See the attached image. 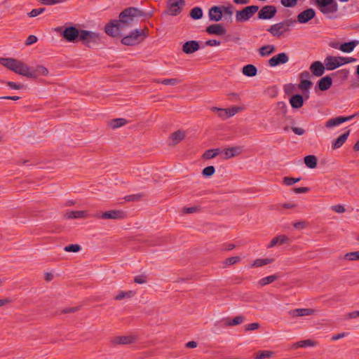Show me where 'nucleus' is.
<instances>
[{
    "label": "nucleus",
    "instance_id": "nucleus-19",
    "mask_svg": "<svg viewBox=\"0 0 359 359\" xmlns=\"http://www.w3.org/2000/svg\"><path fill=\"white\" fill-rule=\"evenodd\" d=\"M301 81L299 84V88L302 90L308 91L310 87L313 85L312 82L309 80L310 73L304 71L300 74Z\"/></svg>",
    "mask_w": 359,
    "mask_h": 359
},
{
    "label": "nucleus",
    "instance_id": "nucleus-26",
    "mask_svg": "<svg viewBox=\"0 0 359 359\" xmlns=\"http://www.w3.org/2000/svg\"><path fill=\"white\" fill-rule=\"evenodd\" d=\"M349 134L350 130H347L346 133H343L339 137H338L337 140L332 143V148L333 149L340 148L348 139Z\"/></svg>",
    "mask_w": 359,
    "mask_h": 359
},
{
    "label": "nucleus",
    "instance_id": "nucleus-22",
    "mask_svg": "<svg viewBox=\"0 0 359 359\" xmlns=\"http://www.w3.org/2000/svg\"><path fill=\"white\" fill-rule=\"evenodd\" d=\"M136 341V337L133 336H117L112 339L111 342L114 344H131Z\"/></svg>",
    "mask_w": 359,
    "mask_h": 359
},
{
    "label": "nucleus",
    "instance_id": "nucleus-25",
    "mask_svg": "<svg viewBox=\"0 0 359 359\" xmlns=\"http://www.w3.org/2000/svg\"><path fill=\"white\" fill-rule=\"evenodd\" d=\"M358 44L359 41L358 40H353L348 42L341 43V51L349 53L352 52Z\"/></svg>",
    "mask_w": 359,
    "mask_h": 359
},
{
    "label": "nucleus",
    "instance_id": "nucleus-42",
    "mask_svg": "<svg viewBox=\"0 0 359 359\" xmlns=\"http://www.w3.org/2000/svg\"><path fill=\"white\" fill-rule=\"evenodd\" d=\"M244 318L242 316H237L231 320H228L225 325L227 326H235L242 323Z\"/></svg>",
    "mask_w": 359,
    "mask_h": 359
},
{
    "label": "nucleus",
    "instance_id": "nucleus-46",
    "mask_svg": "<svg viewBox=\"0 0 359 359\" xmlns=\"http://www.w3.org/2000/svg\"><path fill=\"white\" fill-rule=\"evenodd\" d=\"M301 180L300 177L294 178V177H285L283 178V183L287 186H291L294 184V183H297Z\"/></svg>",
    "mask_w": 359,
    "mask_h": 359
},
{
    "label": "nucleus",
    "instance_id": "nucleus-20",
    "mask_svg": "<svg viewBox=\"0 0 359 359\" xmlns=\"http://www.w3.org/2000/svg\"><path fill=\"white\" fill-rule=\"evenodd\" d=\"M326 69V65H323L320 61H315L310 66V70L316 76H321Z\"/></svg>",
    "mask_w": 359,
    "mask_h": 359
},
{
    "label": "nucleus",
    "instance_id": "nucleus-36",
    "mask_svg": "<svg viewBox=\"0 0 359 359\" xmlns=\"http://www.w3.org/2000/svg\"><path fill=\"white\" fill-rule=\"evenodd\" d=\"M135 294V292L133 290L129 291H120L118 294L114 297L116 300H121L125 298H131Z\"/></svg>",
    "mask_w": 359,
    "mask_h": 359
},
{
    "label": "nucleus",
    "instance_id": "nucleus-18",
    "mask_svg": "<svg viewBox=\"0 0 359 359\" xmlns=\"http://www.w3.org/2000/svg\"><path fill=\"white\" fill-rule=\"evenodd\" d=\"M332 85V79L330 76H325L321 78L316 83L315 89L318 88L321 91H325L330 88Z\"/></svg>",
    "mask_w": 359,
    "mask_h": 359
},
{
    "label": "nucleus",
    "instance_id": "nucleus-50",
    "mask_svg": "<svg viewBox=\"0 0 359 359\" xmlns=\"http://www.w3.org/2000/svg\"><path fill=\"white\" fill-rule=\"evenodd\" d=\"M44 11H45V8H34V9H32L29 13L28 15L31 18L36 17L39 14L43 13L44 12Z\"/></svg>",
    "mask_w": 359,
    "mask_h": 359
},
{
    "label": "nucleus",
    "instance_id": "nucleus-38",
    "mask_svg": "<svg viewBox=\"0 0 359 359\" xmlns=\"http://www.w3.org/2000/svg\"><path fill=\"white\" fill-rule=\"evenodd\" d=\"M189 15L192 19L199 20L203 17V11L200 7H194L191 10Z\"/></svg>",
    "mask_w": 359,
    "mask_h": 359
},
{
    "label": "nucleus",
    "instance_id": "nucleus-30",
    "mask_svg": "<svg viewBox=\"0 0 359 359\" xmlns=\"http://www.w3.org/2000/svg\"><path fill=\"white\" fill-rule=\"evenodd\" d=\"M290 314L293 316H310L314 313V310L312 309H297L292 310Z\"/></svg>",
    "mask_w": 359,
    "mask_h": 359
},
{
    "label": "nucleus",
    "instance_id": "nucleus-40",
    "mask_svg": "<svg viewBox=\"0 0 359 359\" xmlns=\"http://www.w3.org/2000/svg\"><path fill=\"white\" fill-rule=\"evenodd\" d=\"M127 122H128L127 120H126L125 118H114L111 121L110 126L112 128H119V127H121V126L126 125L127 123Z\"/></svg>",
    "mask_w": 359,
    "mask_h": 359
},
{
    "label": "nucleus",
    "instance_id": "nucleus-48",
    "mask_svg": "<svg viewBox=\"0 0 359 359\" xmlns=\"http://www.w3.org/2000/svg\"><path fill=\"white\" fill-rule=\"evenodd\" d=\"M158 83H161L164 85H170L175 86L180 82V81L177 79H165L161 81H158Z\"/></svg>",
    "mask_w": 359,
    "mask_h": 359
},
{
    "label": "nucleus",
    "instance_id": "nucleus-3",
    "mask_svg": "<svg viewBox=\"0 0 359 359\" xmlns=\"http://www.w3.org/2000/svg\"><path fill=\"white\" fill-rule=\"evenodd\" d=\"M356 59L351 57H341V56H327L324 60V65H326V69L331 71L341 66L354 62Z\"/></svg>",
    "mask_w": 359,
    "mask_h": 359
},
{
    "label": "nucleus",
    "instance_id": "nucleus-37",
    "mask_svg": "<svg viewBox=\"0 0 359 359\" xmlns=\"http://www.w3.org/2000/svg\"><path fill=\"white\" fill-rule=\"evenodd\" d=\"M273 262V259H271V258L257 259L253 262L252 266L260 267L264 265L271 264Z\"/></svg>",
    "mask_w": 359,
    "mask_h": 359
},
{
    "label": "nucleus",
    "instance_id": "nucleus-39",
    "mask_svg": "<svg viewBox=\"0 0 359 359\" xmlns=\"http://www.w3.org/2000/svg\"><path fill=\"white\" fill-rule=\"evenodd\" d=\"M332 76H337L339 79L341 81H346L349 76V70L347 69H342L337 71L336 72L332 74Z\"/></svg>",
    "mask_w": 359,
    "mask_h": 359
},
{
    "label": "nucleus",
    "instance_id": "nucleus-51",
    "mask_svg": "<svg viewBox=\"0 0 359 359\" xmlns=\"http://www.w3.org/2000/svg\"><path fill=\"white\" fill-rule=\"evenodd\" d=\"M227 111H224V113L227 114L228 118H230L237 114L241 109L240 107H233L231 109H226Z\"/></svg>",
    "mask_w": 359,
    "mask_h": 359
},
{
    "label": "nucleus",
    "instance_id": "nucleus-4",
    "mask_svg": "<svg viewBox=\"0 0 359 359\" xmlns=\"http://www.w3.org/2000/svg\"><path fill=\"white\" fill-rule=\"evenodd\" d=\"M147 36L144 29H136L121 39V43L126 46H135L139 44Z\"/></svg>",
    "mask_w": 359,
    "mask_h": 359
},
{
    "label": "nucleus",
    "instance_id": "nucleus-5",
    "mask_svg": "<svg viewBox=\"0 0 359 359\" xmlns=\"http://www.w3.org/2000/svg\"><path fill=\"white\" fill-rule=\"evenodd\" d=\"M297 22L296 20L287 19L278 23L271 25L267 29V31L275 37H280L285 32H287L294 23Z\"/></svg>",
    "mask_w": 359,
    "mask_h": 359
},
{
    "label": "nucleus",
    "instance_id": "nucleus-24",
    "mask_svg": "<svg viewBox=\"0 0 359 359\" xmlns=\"http://www.w3.org/2000/svg\"><path fill=\"white\" fill-rule=\"evenodd\" d=\"M242 151H243V147L238 146V147H229L224 151V154L225 155L224 158L229 159V158L235 157V156L239 155L240 154H241Z\"/></svg>",
    "mask_w": 359,
    "mask_h": 359
},
{
    "label": "nucleus",
    "instance_id": "nucleus-60",
    "mask_svg": "<svg viewBox=\"0 0 359 359\" xmlns=\"http://www.w3.org/2000/svg\"><path fill=\"white\" fill-rule=\"evenodd\" d=\"M38 39L35 35H29L25 41V45L30 46L37 41Z\"/></svg>",
    "mask_w": 359,
    "mask_h": 359
},
{
    "label": "nucleus",
    "instance_id": "nucleus-52",
    "mask_svg": "<svg viewBox=\"0 0 359 359\" xmlns=\"http://www.w3.org/2000/svg\"><path fill=\"white\" fill-rule=\"evenodd\" d=\"M240 260H241V257L238 256L231 257L227 258L225 260L224 264H226L227 265H233L234 264L238 263Z\"/></svg>",
    "mask_w": 359,
    "mask_h": 359
},
{
    "label": "nucleus",
    "instance_id": "nucleus-59",
    "mask_svg": "<svg viewBox=\"0 0 359 359\" xmlns=\"http://www.w3.org/2000/svg\"><path fill=\"white\" fill-rule=\"evenodd\" d=\"M220 8H222V13H224L229 15H231L233 13V6L229 4L228 6H222Z\"/></svg>",
    "mask_w": 359,
    "mask_h": 359
},
{
    "label": "nucleus",
    "instance_id": "nucleus-8",
    "mask_svg": "<svg viewBox=\"0 0 359 359\" xmlns=\"http://www.w3.org/2000/svg\"><path fill=\"white\" fill-rule=\"evenodd\" d=\"M259 6L255 5L248 6L236 13V20L243 22L249 20L258 11Z\"/></svg>",
    "mask_w": 359,
    "mask_h": 359
},
{
    "label": "nucleus",
    "instance_id": "nucleus-31",
    "mask_svg": "<svg viewBox=\"0 0 359 359\" xmlns=\"http://www.w3.org/2000/svg\"><path fill=\"white\" fill-rule=\"evenodd\" d=\"M242 73L245 76L252 77L257 75V69L255 65L249 64L243 67Z\"/></svg>",
    "mask_w": 359,
    "mask_h": 359
},
{
    "label": "nucleus",
    "instance_id": "nucleus-7",
    "mask_svg": "<svg viewBox=\"0 0 359 359\" xmlns=\"http://www.w3.org/2000/svg\"><path fill=\"white\" fill-rule=\"evenodd\" d=\"M316 4L320 11L328 15L329 18H334V17L329 15L334 14L338 11V4L335 0H316Z\"/></svg>",
    "mask_w": 359,
    "mask_h": 359
},
{
    "label": "nucleus",
    "instance_id": "nucleus-12",
    "mask_svg": "<svg viewBox=\"0 0 359 359\" xmlns=\"http://www.w3.org/2000/svg\"><path fill=\"white\" fill-rule=\"evenodd\" d=\"M289 61V56L286 53H278L272 57L269 61V65L271 67H274L280 65H284Z\"/></svg>",
    "mask_w": 359,
    "mask_h": 359
},
{
    "label": "nucleus",
    "instance_id": "nucleus-14",
    "mask_svg": "<svg viewBox=\"0 0 359 359\" xmlns=\"http://www.w3.org/2000/svg\"><path fill=\"white\" fill-rule=\"evenodd\" d=\"M316 11L313 8H307L297 15V20L301 24H305L314 18Z\"/></svg>",
    "mask_w": 359,
    "mask_h": 359
},
{
    "label": "nucleus",
    "instance_id": "nucleus-2",
    "mask_svg": "<svg viewBox=\"0 0 359 359\" xmlns=\"http://www.w3.org/2000/svg\"><path fill=\"white\" fill-rule=\"evenodd\" d=\"M0 64L13 72L27 78L34 77L31 67L25 62L12 57H0Z\"/></svg>",
    "mask_w": 359,
    "mask_h": 359
},
{
    "label": "nucleus",
    "instance_id": "nucleus-62",
    "mask_svg": "<svg viewBox=\"0 0 359 359\" xmlns=\"http://www.w3.org/2000/svg\"><path fill=\"white\" fill-rule=\"evenodd\" d=\"M310 191L309 187H298L294 188L293 191L296 194H305Z\"/></svg>",
    "mask_w": 359,
    "mask_h": 359
},
{
    "label": "nucleus",
    "instance_id": "nucleus-15",
    "mask_svg": "<svg viewBox=\"0 0 359 359\" xmlns=\"http://www.w3.org/2000/svg\"><path fill=\"white\" fill-rule=\"evenodd\" d=\"M358 114H354L348 116H337L336 118H330L326 121L325 127L329 128L339 126L346 121L352 120Z\"/></svg>",
    "mask_w": 359,
    "mask_h": 359
},
{
    "label": "nucleus",
    "instance_id": "nucleus-43",
    "mask_svg": "<svg viewBox=\"0 0 359 359\" xmlns=\"http://www.w3.org/2000/svg\"><path fill=\"white\" fill-rule=\"evenodd\" d=\"M215 168L213 165H209L205 167L202 170V175L204 177H210L214 175Z\"/></svg>",
    "mask_w": 359,
    "mask_h": 359
},
{
    "label": "nucleus",
    "instance_id": "nucleus-45",
    "mask_svg": "<svg viewBox=\"0 0 359 359\" xmlns=\"http://www.w3.org/2000/svg\"><path fill=\"white\" fill-rule=\"evenodd\" d=\"M344 258L350 261L359 260V251L348 252L345 255Z\"/></svg>",
    "mask_w": 359,
    "mask_h": 359
},
{
    "label": "nucleus",
    "instance_id": "nucleus-64",
    "mask_svg": "<svg viewBox=\"0 0 359 359\" xmlns=\"http://www.w3.org/2000/svg\"><path fill=\"white\" fill-rule=\"evenodd\" d=\"M332 210L338 213H342L345 212V208L341 205H336L332 207Z\"/></svg>",
    "mask_w": 359,
    "mask_h": 359
},
{
    "label": "nucleus",
    "instance_id": "nucleus-1",
    "mask_svg": "<svg viewBox=\"0 0 359 359\" xmlns=\"http://www.w3.org/2000/svg\"><path fill=\"white\" fill-rule=\"evenodd\" d=\"M151 16V14H147L137 8H126L120 13L119 20H111L106 25L105 33L112 37H120L122 35L121 32L133 25L135 17L146 18Z\"/></svg>",
    "mask_w": 359,
    "mask_h": 359
},
{
    "label": "nucleus",
    "instance_id": "nucleus-9",
    "mask_svg": "<svg viewBox=\"0 0 359 359\" xmlns=\"http://www.w3.org/2000/svg\"><path fill=\"white\" fill-rule=\"evenodd\" d=\"M81 32L82 29H79L75 26H69L64 28L61 36L66 41L75 43L80 40Z\"/></svg>",
    "mask_w": 359,
    "mask_h": 359
},
{
    "label": "nucleus",
    "instance_id": "nucleus-27",
    "mask_svg": "<svg viewBox=\"0 0 359 359\" xmlns=\"http://www.w3.org/2000/svg\"><path fill=\"white\" fill-rule=\"evenodd\" d=\"M289 242V238L285 235H280L274 237L268 245V248H273L278 244L283 245Z\"/></svg>",
    "mask_w": 359,
    "mask_h": 359
},
{
    "label": "nucleus",
    "instance_id": "nucleus-11",
    "mask_svg": "<svg viewBox=\"0 0 359 359\" xmlns=\"http://www.w3.org/2000/svg\"><path fill=\"white\" fill-rule=\"evenodd\" d=\"M257 18L259 20H270L275 17L277 8L273 5H266L258 11Z\"/></svg>",
    "mask_w": 359,
    "mask_h": 359
},
{
    "label": "nucleus",
    "instance_id": "nucleus-47",
    "mask_svg": "<svg viewBox=\"0 0 359 359\" xmlns=\"http://www.w3.org/2000/svg\"><path fill=\"white\" fill-rule=\"evenodd\" d=\"M273 352L270 351H262L257 353L256 359H264L270 358L273 355Z\"/></svg>",
    "mask_w": 359,
    "mask_h": 359
},
{
    "label": "nucleus",
    "instance_id": "nucleus-41",
    "mask_svg": "<svg viewBox=\"0 0 359 359\" xmlns=\"http://www.w3.org/2000/svg\"><path fill=\"white\" fill-rule=\"evenodd\" d=\"M315 344H316V343L313 340L306 339V340H302V341H299L297 342L296 344H294V348H299V347L305 348L307 346H315Z\"/></svg>",
    "mask_w": 359,
    "mask_h": 359
},
{
    "label": "nucleus",
    "instance_id": "nucleus-21",
    "mask_svg": "<svg viewBox=\"0 0 359 359\" xmlns=\"http://www.w3.org/2000/svg\"><path fill=\"white\" fill-rule=\"evenodd\" d=\"M209 18L212 21L218 22L222 18V8L219 6H214L209 10Z\"/></svg>",
    "mask_w": 359,
    "mask_h": 359
},
{
    "label": "nucleus",
    "instance_id": "nucleus-56",
    "mask_svg": "<svg viewBox=\"0 0 359 359\" xmlns=\"http://www.w3.org/2000/svg\"><path fill=\"white\" fill-rule=\"evenodd\" d=\"M260 327L259 323H252L245 325V331H252L258 329Z\"/></svg>",
    "mask_w": 359,
    "mask_h": 359
},
{
    "label": "nucleus",
    "instance_id": "nucleus-33",
    "mask_svg": "<svg viewBox=\"0 0 359 359\" xmlns=\"http://www.w3.org/2000/svg\"><path fill=\"white\" fill-rule=\"evenodd\" d=\"M276 48L273 45H266L259 49V53L262 57L269 56L275 52Z\"/></svg>",
    "mask_w": 359,
    "mask_h": 359
},
{
    "label": "nucleus",
    "instance_id": "nucleus-61",
    "mask_svg": "<svg viewBox=\"0 0 359 359\" xmlns=\"http://www.w3.org/2000/svg\"><path fill=\"white\" fill-rule=\"evenodd\" d=\"M278 107L280 110L282 111L283 114L285 116L287 111V107L286 103L285 102H278Z\"/></svg>",
    "mask_w": 359,
    "mask_h": 359
},
{
    "label": "nucleus",
    "instance_id": "nucleus-53",
    "mask_svg": "<svg viewBox=\"0 0 359 359\" xmlns=\"http://www.w3.org/2000/svg\"><path fill=\"white\" fill-rule=\"evenodd\" d=\"M6 83L11 89L20 90V89H22V88H25L24 85H22V84H20V83H15L13 81H7Z\"/></svg>",
    "mask_w": 359,
    "mask_h": 359
},
{
    "label": "nucleus",
    "instance_id": "nucleus-10",
    "mask_svg": "<svg viewBox=\"0 0 359 359\" xmlns=\"http://www.w3.org/2000/svg\"><path fill=\"white\" fill-rule=\"evenodd\" d=\"M185 5L184 0H168L165 13L169 15H179Z\"/></svg>",
    "mask_w": 359,
    "mask_h": 359
},
{
    "label": "nucleus",
    "instance_id": "nucleus-49",
    "mask_svg": "<svg viewBox=\"0 0 359 359\" xmlns=\"http://www.w3.org/2000/svg\"><path fill=\"white\" fill-rule=\"evenodd\" d=\"M297 0H280L281 4L287 8L294 7L297 4Z\"/></svg>",
    "mask_w": 359,
    "mask_h": 359
},
{
    "label": "nucleus",
    "instance_id": "nucleus-32",
    "mask_svg": "<svg viewBox=\"0 0 359 359\" xmlns=\"http://www.w3.org/2000/svg\"><path fill=\"white\" fill-rule=\"evenodd\" d=\"M304 161L306 165L311 169H313L317 166L318 159L314 155L306 156L304 158Z\"/></svg>",
    "mask_w": 359,
    "mask_h": 359
},
{
    "label": "nucleus",
    "instance_id": "nucleus-55",
    "mask_svg": "<svg viewBox=\"0 0 359 359\" xmlns=\"http://www.w3.org/2000/svg\"><path fill=\"white\" fill-rule=\"evenodd\" d=\"M212 110L213 111H219V116L222 118L223 119H226V118H228V116H227V114H224V111H227V109H221V108H218V107H212Z\"/></svg>",
    "mask_w": 359,
    "mask_h": 359
},
{
    "label": "nucleus",
    "instance_id": "nucleus-17",
    "mask_svg": "<svg viewBox=\"0 0 359 359\" xmlns=\"http://www.w3.org/2000/svg\"><path fill=\"white\" fill-rule=\"evenodd\" d=\"M206 32L209 34L222 36L226 34V30L221 24H212L206 27Z\"/></svg>",
    "mask_w": 359,
    "mask_h": 359
},
{
    "label": "nucleus",
    "instance_id": "nucleus-35",
    "mask_svg": "<svg viewBox=\"0 0 359 359\" xmlns=\"http://www.w3.org/2000/svg\"><path fill=\"white\" fill-rule=\"evenodd\" d=\"M279 277H280V276L278 273H275L273 275L262 278V279H260L258 281V284L260 286H265L269 283H273V281L277 280Z\"/></svg>",
    "mask_w": 359,
    "mask_h": 359
},
{
    "label": "nucleus",
    "instance_id": "nucleus-54",
    "mask_svg": "<svg viewBox=\"0 0 359 359\" xmlns=\"http://www.w3.org/2000/svg\"><path fill=\"white\" fill-rule=\"evenodd\" d=\"M201 210V208L199 206H193V207H189V208H184L183 209V212L186 214H191L194 213L196 212H198Z\"/></svg>",
    "mask_w": 359,
    "mask_h": 359
},
{
    "label": "nucleus",
    "instance_id": "nucleus-6",
    "mask_svg": "<svg viewBox=\"0 0 359 359\" xmlns=\"http://www.w3.org/2000/svg\"><path fill=\"white\" fill-rule=\"evenodd\" d=\"M79 41L88 48H94L100 43L101 38L96 32L82 29Z\"/></svg>",
    "mask_w": 359,
    "mask_h": 359
},
{
    "label": "nucleus",
    "instance_id": "nucleus-29",
    "mask_svg": "<svg viewBox=\"0 0 359 359\" xmlns=\"http://www.w3.org/2000/svg\"><path fill=\"white\" fill-rule=\"evenodd\" d=\"M31 72L35 74L34 77H29V79H36L39 76H46L48 74V70L43 65H38L35 68L31 67Z\"/></svg>",
    "mask_w": 359,
    "mask_h": 359
},
{
    "label": "nucleus",
    "instance_id": "nucleus-57",
    "mask_svg": "<svg viewBox=\"0 0 359 359\" xmlns=\"http://www.w3.org/2000/svg\"><path fill=\"white\" fill-rule=\"evenodd\" d=\"M142 195L140 194H132L125 196V200L126 201H137L140 199Z\"/></svg>",
    "mask_w": 359,
    "mask_h": 359
},
{
    "label": "nucleus",
    "instance_id": "nucleus-16",
    "mask_svg": "<svg viewBox=\"0 0 359 359\" xmlns=\"http://www.w3.org/2000/svg\"><path fill=\"white\" fill-rule=\"evenodd\" d=\"M200 49L199 42L191 40L185 42L182 46V51L186 54H191Z\"/></svg>",
    "mask_w": 359,
    "mask_h": 359
},
{
    "label": "nucleus",
    "instance_id": "nucleus-28",
    "mask_svg": "<svg viewBox=\"0 0 359 359\" xmlns=\"http://www.w3.org/2000/svg\"><path fill=\"white\" fill-rule=\"evenodd\" d=\"M185 137V133L182 130H178L170 135V139L173 145L177 144L180 141L183 140Z\"/></svg>",
    "mask_w": 359,
    "mask_h": 359
},
{
    "label": "nucleus",
    "instance_id": "nucleus-34",
    "mask_svg": "<svg viewBox=\"0 0 359 359\" xmlns=\"http://www.w3.org/2000/svg\"><path fill=\"white\" fill-rule=\"evenodd\" d=\"M66 215L68 219L85 218L88 215V212L85 210L69 211L67 212Z\"/></svg>",
    "mask_w": 359,
    "mask_h": 359
},
{
    "label": "nucleus",
    "instance_id": "nucleus-13",
    "mask_svg": "<svg viewBox=\"0 0 359 359\" xmlns=\"http://www.w3.org/2000/svg\"><path fill=\"white\" fill-rule=\"evenodd\" d=\"M104 219H122L126 217V213L123 210H112L104 212L101 216H97Z\"/></svg>",
    "mask_w": 359,
    "mask_h": 359
},
{
    "label": "nucleus",
    "instance_id": "nucleus-58",
    "mask_svg": "<svg viewBox=\"0 0 359 359\" xmlns=\"http://www.w3.org/2000/svg\"><path fill=\"white\" fill-rule=\"evenodd\" d=\"M203 159L208 160L215 157V154H212V149H208L202 156Z\"/></svg>",
    "mask_w": 359,
    "mask_h": 359
},
{
    "label": "nucleus",
    "instance_id": "nucleus-63",
    "mask_svg": "<svg viewBox=\"0 0 359 359\" xmlns=\"http://www.w3.org/2000/svg\"><path fill=\"white\" fill-rule=\"evenodd\" d=\"M291 129L296 134V135H302L305 133V130L302 128H298V127H294V126H292L291 127Z\"/></svg>",
    "mask_w": 359,
    "mask_h": 359
},
{
    "label": "nucleus",
    "instance_id": "nucleus-23",
    "mask_svg": "<svg viewBox=\"0 0 359 359\" xmlns=\"http://www.w3.org/2000/svg\"><path fill=\"white\" fill-rule=\"evenodd\" d=\"M290 104L293 109H300L304 105V97L300 94H295L290 97Z\"/></svg>",
    "mask_w": 359,
    "mask_h": 359
},
{
    "label": "nucleus",
    "instance_id": "nucleus-44",
    "mask_svg": "<svg viewBox=\"0 0 359 359\" xmlns=\"http://www.w3.org/2000/svg\"><path fill=\"white\" fill-rule=\"evenodd\" d=\"M81 247L79 244H70L65 247L64 250L69 252H77L80 251Z\"/></svg>",
    "mask_w": 359,
    "mask_h": 359
}]
</instances>
